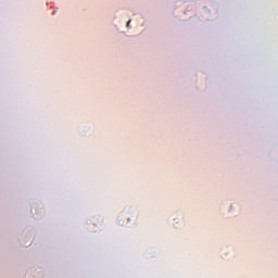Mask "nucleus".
<instances>
[{
	"label": "nucleus",
	"mask_w": 278,
	"mask_h": 278,
	"mask_svg": "<svg viewBox=\"0 0 278 278\" xmlns=\"http://www.w3.org/2000/svg\"><path fill=\"white\" fill-rule=\"evenodd\" d=\"M129 23H131L130 21L127 22V27H129Z\"/></svg>",
	"instance_id": "1"
}]
</instances>
